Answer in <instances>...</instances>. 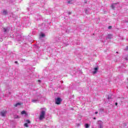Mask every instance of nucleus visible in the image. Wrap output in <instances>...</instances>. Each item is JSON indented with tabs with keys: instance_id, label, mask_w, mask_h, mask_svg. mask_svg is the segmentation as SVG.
<instances>
[{
	"instance_id": "obj_12",
	"label": "nucleus",
	"mask_w": 128,
	"mask_h": 128,
	"mask_svg": "<svg viewBox=\"0 0 128 128\" xmlns=\"http://www.w3.org/2000/svg\"><path fill=\"white\" fill-rule=\"evenodd\" d=\"M85 14H90V12H88V9L85 10Z\"/></svg>"
},
{
	"instance_id": "obj_10",
	"label": "nucleus",
	"mask_w": 128,
	"mask_h": 128,
	"mask_svg": "<svg viewBox=\"0 0 128 128\" xmlns=\"http://www.w3.org/2000/svg\"><path fill=\"white\" fill-rule=\"evenodd\" d=\"M21 114H25V116H28V114H26L25 110L22 111L21 112Z\"/></svg>"
},
{
	"instance_id": "obj_5",
	"label": "nucleus",
	"mask_w": 128,
	"mask_h": 128,
	"mask_svg": "<svg viewBox=\"0 0 128 128\" xmlns=\"http://www.w3.org/2000/svg\"><path fill=\"white\" fill-rule=\"evenodd\" d=\"M26 123L24 124V126L26 128H28V124H30V120H26Z\"/></svg>"
},
{
	"instance_id": "obj_25",
	"label": "nucleus",
	"mask_w": 128,
	"mask_h": 128,
	"mask_svg": "<svg viewBox=\"0 0 128 128\" xmlns=\"http://www.w3.org/2000/svg\"><path fill=\"white\" fill-rule=\"evenodd\" d=\"M15 64H18V62L16 61Z\"/></svg>"
},
{
	"instance_id": "obj_1",
	"label": "nucleus",
	"mask_w": 128,
	"mask_h": 128,
	"mask_svg": "<svg viewBox=\"0 0 128 128\" xmlns=\"http://www.w3.org/2000/svg\"><path fill=\"white\" fill-rule=\"evenodd\" d=\"M46 112V109L45 108H41L40 116H39L40 120H44V118H45Z\"/></svg>"
},
{
	"instance_id": "obj_4",
	"label": "nucleus",
	"mask_w": 128,
	"mask_h": 128,
	"mask_svg": "<svg viewBox=\"0 0 128 128\" xmlns=\"http://www.w3.org/2000/svg\"><path fill=\"white\" fill-rule=\"evenodd\" d=\"M0 114L2 116H6V110L2 111L0 112Z\"/></svg>"
},
{
	"instance_id": "obj_13",
	"label": "nucleus",
	"mask_w": 128,
	"mask_h": 128,
	"mask_svg": "<svg viewBox=\"0 0 128 128\" xmlns=\"http://www.w3.org/2000/svg\"><path fill=\"white\" fill-rule=\"evenodd\" d=\"M20 106V103H17L14 106L15 108H16L17 106Z\"/></svg>"
},
{
	"instance_id": "obj_21",
	"label": "nucleus",
	"mask_w": 128,
	"mask_h": 128,
	"mask_svg": "<svg viewBox=\"0 0 128 128\" xmlns=\"http://www.w3.org/2000/svg\"><path fill=\"white\" fill-rule=\"evenodd\" d=\"M68 14H72V12H68Z\"/></svg>"
},
{
	"instance_id": "obj_22",
	"label": "nucleus",
	"mask_w": 128,
	"mask_h": 128,
	"mask_svg": "<svg viewBox=\"0 0 128 128\" xmlns=\"http://www.w3.org/2000/svg\"><path fill=\"white\" fill-rule=\"evenodd\" d=\"M38 82H41L42 80H38Z\"/></svg>"
},
{
	"instance_id": "obj_27",
	"label": "nucleus",
	"mask_w": 128,
	"mask_h": 128,
	"mask_svg": "<svg viewBox=\"0 0 128 128\" xmlns=\"http://www.w3.org/2000/svg\"><path fill=\"white\" fill-rule=\"evenodd\" d=\"M1 40H2V39L1 38Z\"/></svg>"
},
{
	"instance_id": "obj_17",
	"label": "nucleus",
	"mask_w": 128,
	"mask_h": 128,
	"mask_svg": "<svg viewBox=\"0 0 128 128\" xmlns=\"http://www.w3.org/2000/svg\"><path fill=\"white\" fill-rule=\"evenodd\" d=\"M44 34H41L40 35V36H41L42 38H44Z\"/></svg>"
},
{
	"instance_id": "obj_18",
	"label": "nucleus",
	"mask_w": 128,
	"mask_h": 128,
	"mask_svg": "<svg viewBox=\"0 0 128 128\" xmlns=\"http://www.w3.org/2000/svg\"><path fill=\"white\" fill-rule=\"evenodd\" d=\"M112 28V26H109L108 27V28L109 30H110V28Z\"/></svg>"
},
{
	"instance_id": "obj_2",
	"label": "nucleus",
	"mask_w": 128,
	"mask_h": 128,
	"mask_svg": "<svg viewBox=\"0 0 128 128\" xmlns=\"http://www.w3.org/2000/svg\"><path fill=\"white\" fill-rule=\"evenodd\" d=\"M97 124L98 128H104V122L102 120H98Z\"/></svg>"
},
{
	"instance_id": "obj_11",
	"label": "nucleus",
	"mask_w": 128,
	"mask_h": 128,
	"mask_svg": "<svg viewBox=\"0 0 128 128\" xmlns=\"http://www.w3.org/2000/svg\"><path fill=\"white\" fill-rule=\"evenodd\" d=\"M68 4H74V0H68Z\"/></svg>"
},
{
	"instance_id": "obj_8",
	"label": "nucleus",
	"mask_w": 128,
	"mask_h": 128,
	"mask_svg": "<svg viewBox=\"0 0 128 128\" xmlns=\"http://www.w3.org/2000/svg\"><path fill=\"white\" fill-rule=\"evenodd\" d=\"M94 70L93 72V74H96V72H98V68H94Z\"/></svg>"
},
{
	"instance_id": "obj_16",
	"label": "nucleus",
	"mask_w": 128,
	"mask_h": 128,
	"mask_svg": "<svg viewBox=\"0 0 128 128\" xmlns=\"http://www.w3.org/2000/svg\"><path fill=\"white\" fill-rule=\"evenodd\" d=\"M38 102V100H32V102Z\"/></svg>"
},
{
	"instance_id": "obj_6",
	"label": "nucleus",
	"mask_w": 128,
	"mask_h": 128,
	"mask_svg": "<svg viewBox=\"0 0 128 128\" xmlns=\"http://www.w3.org/2000/svg\"><path fill=\"white\" fill-rule=\"evenodd\" d=\"M118 4V3H114V4H112L111 6L113 10L114 9V8H116V4Z\"/></svg>"
},
{
	"instance_id": "obj_26",
	"label": "nucleus",
	"mask_w": 128,
	"mask_h": 128,
	"mask_svg": "<svg viewBox=\"0 0 128 128\" xmlns=\"http://www.w3.org/2000/svg\"><path fill=\"white\" fill-rule=\"evenodd\" d=\"M94 120H96V118H94Z\"/></svg>"
},
{
	"instance_id": "obj_24",
	"label": "nucleus",
	"mask_w": 128,
	"mask_h": 128,
	"mask_svg": "<svg viewBox=\"0 0 128 128\" xmlns=\"http://www.w3.org/2000/svg\"><path fill=\"white\" fill-rule=\"evenodd\" d=\"M115 104H116V106H118V103L116 102V103Z\"/></svg>"
},
{
	"instance_id": "obj_14",
	"label": "nucleus",
	"mask_w": 128,
	"mask_h": 128,
	"mask_svg": "<svg viewBox=\"0 0 128 128\" xmlns=\"http://www.w3.org/2000/svg\"><path fill=\"white\" fill-rule=\"evenodd\" d=\"M4 32H8V28H4Z\"/></svg>"
},
{
	"instance_id": "obj_15",
	"label": "nucleus",
	"mask_w": 128,
	"mask_h": 128,
	"mask_svg": "<svg viewBox=\"0 0 128 128\" xmlns=\"http://www.w3.org/2000/svg\"><path fill=\"white\" fill-rule=\"evenodd\" d=\"M85 128H90V125H89L88 124H85Z\"/></svg>"
},
{
	"instance_id": "obj_19",
	"label": "nucleus",
	"mask_w": 128,
	"mask_h": 128,
	"mask_svg": "<svg viewBox=\"0 0 128 128\" xmlns=\"http://www.w3.org/2000/svg\"><path fill=\"white\" fill-rule=\"evenodd\" d=\"M110 98H112L110 97V96H108V100H110Z\"/></svg>"
},
{
	"instance_id": "obj_23",
	"label": "nucleus",
	"mask_w": 128,
	"mask_h": 128,
	"mask_svg": "<svg viewBox=\"0 0 128 128\" xmlns=\"http://www.w3.org/2000/svg\"><path fill=\"white\" fill-rule=\"evenodd\" d=\"M126 60H128V58L127 57V58H126Z\"/></svg>"
},
{
	"instance_id": "obj_3",
	"label": "nucleus",
	"mask_w": 128,
	"mask_h": 128,
	"mask_svg": "<svg viewBox=\"0 0 128 128\" xmlns=\"http://www.w3.org/2000/svg\"><path fill=\"white\" fill-rule=\"evenodd\" d=\"M61 102H62V99L60 98H57L55 99V102L56 104H60Z\"/></svg>"
},
{
	"instance_id": "obj_20",
	"label": "nucleus",
	"mask_w": 128,
	"mask_h": 128,
	"mask_svg": "<svg viewBox=\"0 0 128 128\" xmlns=\"http://www.w3.org/2000/svg\"><path fill=\"white\" fill-rule=\"evenodd\" d=\"M98 114V112H95V114Z\"/></svg>"
},
{
	"instance_id": "obj_9",
	"label": "nucleus",
	"mask_w": 128,
	"mask_h": 128,
	"mask_svg": "<svg viewBox=\"0 0 128 128\" xmlns=\"http://www.w3.org/2000/svg\"><path fill=\"white\" fill-rule=\"evenodd\" d=\"M8 14V11L6 10H4L2 12V14L6 16Z\"/></svg>"
},
{
	"instance_id": "obj_7",
	"label": "nucleus",
	"mask_w": 128,
	"mask_h": 128,
	"mask_svg": "<svg viewBox=\"0 0 128 128\" xmlns=\"http://www.w3.org/2000/svg\"><path fill=\"white\" fill-rule=\"evenodd\" d=\"M112 38V35L110 34H108V36H107V37L106 38V40H110V38Z\"/></svg>"
}]
</instances>
